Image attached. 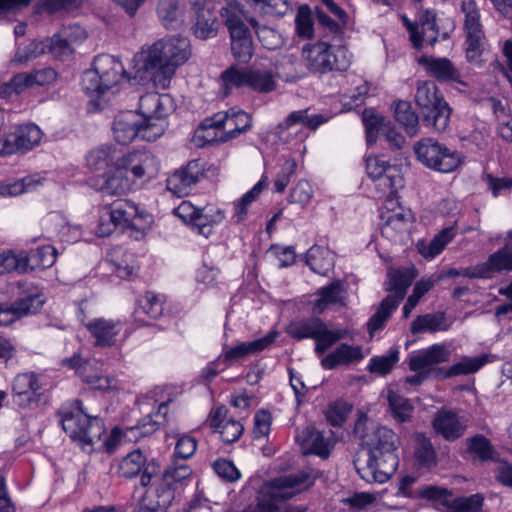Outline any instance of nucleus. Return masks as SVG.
<instances>
[{
  "label": "nucleus",
  "mask_w": 512,
  "mask_h": 512,
  "mask_svg": "<svg viewBox=\"0 0 512 512\" xmlns=\"http://www.w3.org/2000/svg\"><path fill=\"white\" fill-rule=\"evenodd\" d=\"M277 87L275 75L272 70L252 67L248 69V88L267 94L273 92Z\"/></svg>",
  "instance_id": "nucleus-42"
},
{
  "label": "nucleus",
  "mask_w": 512,
  "mask_h": 512,
  "mask_svg": "<svg viewBox=\"0 0 512 512\" xmlns=\"http://www.w3.org/2000/svg\"><path fill=\"white\" fill-rule=\"evenodd\" d=\"M45 303L41 289L32 282H17V299L12 303L21 317L37 313Z\"/></svg>",
  "instance_id": "nucleus-22"
},
{
  "label": "nucleus",
  "mask_w": 512,
  "mask_h": 512,
  "mask_svg": "<svg viewBox=\"0 0 512 512\" xmlns=\"http://www.w3.org/2000/svg\"><path fill=\"white\" fill-rule=\"evenodd\" d=\"M398 306L397 300H394L392 297H385L381 301L377 311L370 317L366 324L367 331L371 337H373L377 331L385 327L386 322Z\"/></svg>",
  "instance_id": "nucleus-43"
},
{
  "label": "nucleus",
  "mask_w": 512,
  "mask_h": 512,
  "mask_svg": "<svg viewBox=\"0 0 512 512\" xmlns=\"http://www.w3.org/2000/svg\"><path fill=\"white\" fill-rule=\"evenodd\" d=\"M204 176V163L200 159L191 160L167 178V189L178 197L186 196Z\"/></svg>",
  "instance_id": "nucleus-19"
},
{
  "label": "nucleus",
  "mask_w": 512,
  "mask_h": 512,
  "mask_svg": "<svg viewBox=\"0 0 512 512\" xmlns=\"http://www.w3.org/2000/svg\"><path fill=\"white\" fill-rule=\"evenodd\" d=\"M130 79V75L117 58L109 54H100L94 58L92 68L83 72L81 85L88 96L104 98L108 93L115 94L118 86Z\"/></svg>",
  "instance_id": "nucleus-6"
},
{
  "label": "nucleus",
  "mask_w": 512,
  "mask_h": 512,
  "mask_svg": "<svg viewBox=\"0 0 512 512\" xmlns=\"http://www.w3.org/2000/svg\"><path fill=\"white\" fill-rule=\"evenodd\" d=\"M266 178L258 181L252 189L246 192L239 200L234 202V214L232 219L235 223H240L246 219L249 205L256 200L263 190Z\"/></svg>",
  "instance_id": "nucleus-53"
},
{
  "label": "nucleus",
  "mask_w": 512,
  "mask_h": 512,
  "mask_svg": "<svg viewBox=\"0 0 512 512\" xmlns=\"http://www.w3.org/2000/svg\"><path fill=\"white\" fill-rule=\"evenodd\" d=\"M305 262L313 272L319 275H327L334 263L331 252L327 248L317 245L307 251Z\"/></svg>",
  "instance_id": "nucleus-40"
},
{
  "label": "nucleus",
  "mask_w": 512,
  "mask_h": 512,
  "mask_svg": "<svg viewBox=\"0 0 512 512\" xmlns=\"http://www.w3.org/2000/svg\"><path fill=\"white\" fill-rule=\"evenodd\" d=\"M175 109L173 98L169 94L150 92L139 99V113L143 123H166L165 118Z\"/></svg>",
  "instance_id": "nucleus-20"
},
{
  "label": "nucleus",
  "mask_w": 512,
  "mask_h": 512,
  "mask_svg": "<svg viewBox=\"0 0 512 512\" xmlns=\"http://www.w3.org/2000/svg\"><path fill=\"white\" fill-rule=\"evenodd\" d=\"M251 122V116L243 110L220 111L205 118L200 123L196 134L205 143L225 142L248 131L251 128Z\"/></svg>",
  "instance_id": "nucleus-8"
},
{
  "label": "nucleus",
  "mask_w": 512,
  "mask_h": 512,
  "mask_svg": "<svg viewBox=\"0 0 512 512\" xmlns=\"http://www.w3.org/2000/svg\"><path fill=\"white\" fill-rule=\"evenodd\" d=\"M111 270L121 279H131L137 274L138 265L134 255L121 247L113 248L106 258Z\"/></svg>",
  "instance_id": "nucleus-30"
},
{
  "label": "nucleus",
  "mask_w": 512,
  "mask_h": 512,
  "mask_svg": "<svg viewBox=\"0 0 512 512\" xmlns=\"http://www.w3.org/2000/svg\"><path fill=\"white\" fill-rule=\"evenodd\" d=\"M278 335L277 331H271L259 339L239 343L225 352L223 360L228 364V362L242 359L250 354L259 353L274 343Z\"/></svg>",
  "instance_id": "nucleus-29"
},
{
  "label": "nucleus",
  "mask_w": 512,
  "mask_h": 512,
  "mask_svg": "<svg viewBox=\"0 0 512 512\" xmlns=\"http://www.w3.org/2000/svg\"><path fill=\"white\" fill-rule=\"evenodd\" d=\"M317 478L318 472L303 470L265 483L258 491L256 505L243 512H306V507L289 505L287 501L313 485Z\"/></svg>",
  "instance_id": "nucleus-3"
},
{
  "label": "nucleus",
  "mask_w": 512,
  "mask_h": 512,
  "mask_svg": "<svg viewBox=\"0 0 512 512\" xmlns=\"http://www.w3.org/2000/svg\"><path fill=\"white\" fill-rule=\"evenodd\" d=\"M451 351L445 344H433L426 349L411 353L408 357V366L411 371L425 372L434 375L437 379H448L461 375H469L479 371L489 360L488 354L475 357L463 356L448 369L435 368V366L448 362Z\"/></svg>",
  "instance_id": "nucleus-4"
},
{
  "label": "nucleus",
  "mask_w": 512,
  "mask_h": 512,
  "mask_svg": "<svg viewBox=\"0 0 512 512\" xmlns=\"http://www.w3.org/2000/svg\"><path fill=\"white\" fill-rule=\"evenodd\" d=\"M394 118L408 135L417 134L419 119L410 102L398 101L394 106Z\"/></svg>",
  "instance_id": "nucleus-45"
},
{
  "label": "nucleus",
  "mask_w": 512,
  "mask_h": 512,
  "mask_svg": "<svg viewBox=\"0 0 512 512\" xmlns=\"http://www.w3.org/2000/svg\"><path fill=\"white\" fill-rule=\"evenodd\" d=\"M415 101L422 111L437 104L446 103L444 97L439 93L436 84L432 81L418 83L415 93Z\"/></svg>",
  "instance_id": "nucleus-44"
},
{
  "label": "nucleus",
  "mask_w": 512,
  "mask_h": 512,
  "mask_svg": "<svg viewBox=\"0 0 512 512\" xmlns=\"http://www.w3.org/2000/svg\"><path fill=\"white\" fill-rule=\"evenodd\" d=\"M363 124L366 131V140L368 144L376 142L377 137L382 133V128L386 127L389 121L371 110H365L363 113Z\"/></svg>",
  "instance_id": "nucleus-56"
},
{
  "label": "nucleus",
  "mask_w": 512,
  "mask_h": 512,
  "mask_svg": "<svg viewBox=\"0 0 512 512\" xmlns=\"http://www.w3.org/2000/svg\"><path fill=\"white\" fill-rule=\"evenodd\" d=\"M192 474V469L174 460L164 472L153 479L152 486L142 496L139 512L166 511L175 500L177 484Z\"/></svg>",
  "instance_id": "nucleus-7"
},
{
  "label": "nucleus",
  "mask_w": 512,
  "mask_h": 512,
  "mask_svg": "<svg viewBox=\"0 0 512 512\" xmlns=\"http://www.w3.org/2000/svg\"><path fill=\"white\" fill-rule=\"evenodd\" d=\"M16 270L20 273L28 272V264L25 252L14 254L11 251L0 253V273Z\"/></svg>",
  "instance_id": "nucleus-60"
},
{
  "label": "nucleus",
  "mask_w": 512,
  "mask_h": 512,
  "mask_svg": "<svg viewBox=\"0 0 512 512\" xmlns=\"http://www.w3.org/2000/svg\"><path fill=\"white\" fill-rule=\"evenodd\" d=\"M461 11L465 16L464 28L466 34L483 32L480 12L474 0H462Z\"/></svg>",
  "instance_id": "nucleus-55"
},
{
  "label": "nucleus",
  "mask_w": 512,
  "mask_h": 512,
  "mask_svg": "<svg viewBox=\"0 0 512 512\" xmlns=\"http://www.w3.org/2000/svg\"><path fill=\"white\" fill-rule=\"evenodd\" d=\"M418 161L429 169L451 173L458 169L464 161L461 152L447 147L433 138H424L414 145Z\"/></svg>",
  "instance_id": "nucleus-13"
},
{
  "label": "nucleus",
  "mask_w": 512,
  "mask_h": 512,
  "mask_svg": "<svg viewBox=\"0 0 512 512\" xmlns=\"http://www.w3.org/2000/svg\"><path fill=\"white\" fill-rule=\"evenodd\" d=\"M224 218V210L220 208H200L190 227L197 234L208 238L213 233L214 226L220 224Z\"/></svg>",
  "instance_id": "nucleus-32"
},
{
  "label": "nucleus",
  "mask_w": 512,
  "mask_h": 512,
  "mask_svg": "<svg viewBox=\"0 0 512 512\" xmlns=\"http://www.w3.org/2000/svg\"><path fill=\"white\" fill-rule=\"evenodd\" d=\"M354 433L361 440L362 446L368 449L365 466L360 465V458L354 460L360 477L367 482L388 481L399 465L398 435L385 426L369 424L366 416H361L356 421Z\"/></svg>",
  "instance_id": "nucleus-1"
},
{
  "label": "nucleus",
  "mask_w": 512,
  "mask_h": 512,
  "mask_svg": "<svg viewBox=\"0 0 512 512\" xmlns=\"http://www.w3.org/2000/svg\"><path fill=\"white\" fill-rule=\"evenodd\" d=\"M414 273L410 269H396L388 273V281L385 282L386 291L393 292L386 297L397 300V305L403 300L407 289L414 280Z\"/></svg>",
  "instance_id": "nucleus-35"
},
{
  "label": "nucleus",
  "mask_w": 512,
  "mask_h": 512,
  "mask_svg": "<svg viewBox=\"0 0 512 512\" xmlns=\"http://www.w3.org/2000/svg\"><path fill=\"white\" fill-rule=\"evenodd\" d=\"M431 424L435 434L448 442L462 438L467 430V419L457 409L446 407L434 414Z\"/></svg>",
  "instance_id": "nucleus-18"
},
{
  "label": "nucleus",
  "mask_w": 512,
  "mask_h": 512,
  "mask_svg": "<svg viewBox=\"0 0 512 512\" xmlns=\"http://www.w3.org/2000/svg\"><path fill=\"white\" fill-rule=\"evenodd\" d=\"M307 69L312 73L346 71L351 64V54L345 46H333L326 42L307 44L302 50Z\"/></svg>",
  "instance_id": "nucleus-10"
},
{
  "label": "nucleus",
  "mask_w": 512,
  "mask_h": 512,
  "mask_svg": "<svg viewBox=\"0 0 512 512\" xmlns=\"http://www.w3.org/2000/svg\"><path fill=\"white\" fill-rule=\"evenodd\" d=\"M399 360V351L391 349L387 355L371 358L368 370L372 373L387 374Z\"/></svg>",
  "instance_id": "nucleus-62"
},
{
  "label": "nucleus",
  "mask_w": 512,
  "mask_h": 512,
  "mask_svg": "<svg viewBox=\"0 0 512 512\" xmlns=\"http://www.w3.org/2000/svg\"><path fill=\"white\" fill-rule=\"evenodd\" d=\"M287 334L295 340L313 339L314 351L318 356L325 354L330 347L346 338L348 330L329 329L327 324L319 317L312 316L293 320L286 328Z\"/></svg>",
  "instance_id": "nucleus-9"
},
{
  "label": "nucleus",
  "mask_w": 512,
  "mask_h": 512,
  "mask_svg": "<svg viewBox=\"0 0 512 512\" xmlns=\"http://www.w3.org/2000/svg\"><path fill=\"white\" fill-rule=\"evenodd\" d=\"M189 47L188 39L180 36L155 42L147 51L135 55L133 78L144 80L150 77L157 87L167 88L176 68L188 60Z\"/></svg>",
  "instance_id": "nucleus-2"
},
{
  "label": "nucleus",
  "mask_w": 512,
  "mask_h": 512,
  "mask_svg": "<svg viewBox=\"0 0 512 512\" xmlns=\"http://www.w3.org/2000/svg\"><path fill=\"white\" fill-rule=\"evenodd\" d=\"M220 15L230 33L231 51L236 60L248 63L253 55V41L248 27L247 13L236 2L222 7Z\"/></svg>",
  "instance_id": "nucleus-11"
},
{
  "label": "nucleus",
  "mask_w": 512,
  "mask_h": 512,
  "mask_svg": "<svg viewBox=\"0 0 512 512\" xmlns=\"http://www.w3.org/2000/svg\"><path fill=\"white\" fill-rule=\"evenodd\" d=\"M296 439L305 449V454H315L322 459L328 458L333 448L331 439L313 427L303 429L297 434Z\"/></svg>",
  "instance_id": "nucleus-27"
},
{
  "label": "nucleus",
  "mask_w": 512,
  "mask_h": 512,
  "mask_svg": "<svg viewBox=\"0 0 512 512\" xmlns=\"http://www.w3.org/2000/svg\"><path fill=\"white\" fill-rule=\"evenodd\" d=\"M158 16L165 27L176 23L181 14L178 0H159L157 7Z\"/></svg>",
  "instance_id": "nucleus-61"
},
{
  "label": "nucleus",
  "mask_w": 512,
  "mask_h": 512,
  "mask_svg": "<svg viewBox=\"0 0 512 512\" xmlns=\"http://www.w3.org/2000/svg\"><path fill=\"white\" fill-rule=\"evenodd\" d=\"M133 183L130 175L125 176L114 169L112 174L97 179L93 186L104 195L120 196L129 191Z\"/></svg>",
  "instance_id": "nucleus-36"
},
{
  "label": "nucleus",
  "mask_w": 512,
  "mask_h": 512,
  "mask_svg": "<svg viewBox=\"0 0 512 512\" xmlns=\"http://www.w3.org/2000/svg\"><path fill=\"white\" fill-rule=\"evenodd\" d=\"M56 255V249L50 245L38 247L35 250H31L29 253L25 252L28 271L36 268L45 269L51 267L56 261Z\"/></svg>",
  "instance_id": "nucleus-48"
},
{
  "label": "nucleus",
  "mask_w": 512,
  "mask_h": 512,
  "mask_svg": "<svg viewBox=\"0 0 512 512\" xmlns=\"http://www.w3.org/2000/svg\"><path fill=\"white\" fill-rule=\"evenodd\" d=\"M453 228H445L436 235L427 246L419 248L420 253L426 258H434L439 255L445 246L453 239Z\"/></svg>",
  "instance_id": "nucleus-59"
},
{
  "label": "nucleus",
  "mask_w": 512,
  "mask_h": 512,
  "mask_svg": "<svg viewBox=\"0 0 512 512\" xmlns=\"http://www.w3.org/2000/svg\"><path fill=\"white\" fill-rule=\"evenodd\" d=\"M418 24L420 49L423 48L424 43L433 46L440 35L442 36V39H446L449 36L448 32H440L436 13L433 10H422L418 15Z\"/></svg>",
  "instance_id": "nucleus-31"
},
{
  "label": "nucleus",
  "mask_w": 512,
  "mask_h": 512,
  "mask_svg": "<svg viewBox=\"0 0 512 512\" xmlns=\"http://www.w3.org/2000/svg\"><path fill=\"white\" fill-rule=\"evenodd\" d=\"M363 357L361 346L342 343L321 359V366L326 370H333L338 366L359 362Z\"/></svg>",
  "instance_id": "nucleus-28"
},
{
  "label": "nucleus",
  "mask_w": 512,
  "mask_h": 512,
  "mask_svg": "<svg viewBox=\"0 0 512 512\" xmlns=\"http://www.w3.org/2000/svg\"><path fill=\"white\" fill-rule=\"evenodd\" d=\"M192 9L195 14L194 34L200 39L213 38L217 35V14L210 3L204 0L194 1Z\"/></svg>",
  "instance_id": "nucleus-24"
},
{
  "label": "nucleus",
  "mask_w": 512,
  "mask_h": 512,
  "mask_svg": "<svg viewBox=\"0 0 512 512\" xmlns=\"http://www.w3.org/2000/svg\"><path fill=\"white\" fill-rule=\"evenodd\" d=\"M42 184V178L38 175H29L22 179L3 183L0 185L1 196H17L22 193L34 190L38 185Z\"/></svg>",
  "instance_id": "nucleus-52"
},
{
  "label": "nucleus",
  "mask_w": 512,
  "mask_h": 512,
  "mask_svg": "<svg viewBox=\"0 0 512 512\" xmlns=\"http://www.w3.org/2000/svg\"><path fill=\"white\" fill-rule=\"evenodd\" d=\"M341 290V284L338 282H332L319 289L317 292L319 298L313 303V313L321 314L329 305L338 303Z\"/></svg>",
  "instance_id": "nucleus-54"
},
{
  "label": "nucleus",
  "mask_w": 512,
  "mask_h": 512,
  "mask_svg": "<svg viewBox=\"0 0 512 512\" xmlns=\"http://www.w3.org/2000/svg\"><path fill=\"white\" fill-rule=\"evenodd\" d=\"M422 498L432 501V505L435 509L442 512H451L454 498L452 491L437 487L427 486L420 491Z\"/></svg>",
  "instance_id": "nucleus-46"
},
{
  "label": "nucleus",
  "mask_w": 512,
  "mask_h": 512,
  "mask_svg": "<svg viewBox=\"0 0 512 512\" xmlns=\"http://www.w3.org/2000/svg\"><path fill=\"white\" fill-rule=\"evenodd\" d=\"M467 450L482 461L491 460L494 456V448L489 439L483 435H475L466 440Z\"/></svg>",
  "instance_id": "nucleus-58"
},
{
  "label": "nucleus",
  "mask_w": 512,
  "mask_h": 512,
  "mask_svg": "<svg viewBox=\"0 0 512 512\" xmlns=\"http://www.w3.org/2000/svg\"><path fill=\"white\" fill-rule=\"evenodd\" d=\"M84 325L95 339V345L99 347L113 346L117 341V336L123 330L121 321L105 318H96Z\"/></svg>",
  "instance_id": "nucleus-25"
},
{
  "label": "nucleus",
  "mask_w": 512,
  "mask_h": 512,
  "mask_svg": "<svg viewBox=\"0 0 512 512\" xmlns=\"http://www.w3.org/2000/svg\"><path fill=\"white\" fill-rule=\"evenodd\" d=\"M120 154L118 147L114 145H103L91 150L87 157V165L94 171H102L108 167H113L116 160H119Z\"/></svg>",
  "instance_id": "nucleus-38"
},
{
  "label": "nucleus",
  "mask_w": 512,
  "mask_h": 512,
  "mask_svg": "<svg viewBox=\"0 0 512 512\" xmlns=\"http://www.w3.org/2000/svg\"><path fill=\"white\" fill-rule=\"evenodd\" d=\"M508 242L499 249L492 253L488 259L483 262L484 267L487 269L488 278H492L495 273L503 271H512V231L507 233Z\"/></svg>",
  "instance_id": "nucleus-34"
},
{
  "label": "nucleus",
  "mask_w": 512,
  "mask_h": 512,
  "mask_svg": "<svg viewBox=\"0 0 512 512\" xmlns=\"http://www.w3.org/2000/svg\"><path fill=\"white\" fill-rule=\"evenodd\" d=\"M418 63L439 82H460V72L448 58L422 55L418 59Z\"/></svg>",
  "instance_id": "nucleus-26"
},
{
  "label": "nucleus",
  "mask_w": 512,
  "mask_h": 512,
  "mask_svg": "<svg viewBox=\"0 0 512 512\" xmlns=\"http://www.w3.org/2000/svg\"><path fill=\"white\" fill-rule=\"evenodd\" d=\"M143 218L135 203L120 198L104 205L95 233L98 237H107L117 227L138 229Z\"/></svg>",
  "instance_id": "nucleus-12"
},
{
  "label": "nucleus",
  "mask_w": 512,
  "mask_h": 512,
  "mask_svg": "<svg viewBox=\"0 0 512 512\" xmlns=\"http://www.w3.org/2000/svg\"><path fill=\"white\" fill-rule=\"evenodd\" d=\"M414 457L419 466L432 468L437 465V453L431 442L423 433L414 435Z\"/></svg>",
  "instance_id": "nucleus-39"
},
{
  "label": "nucleus",
  "mask_w": 512,
  "mask_h": 512,
  "mask_svg": "<svg viewBox=\"0 0 512 512\" xmlns=\"http://www.w3.org/2000/svg\"><path fill=\"white\" fill-rule=\"evenodd\" d=\"M47 52V44L42 41H31L24 47H18L15 53L14 61L17 63H27L38 56Z\"/></svg>",
  "instance_id": "nucleus-63"
},
{
  "label": "nucleus",
  "mask_w": 512,
  "mask_h": 512,
  "mask_svg": "<svg viewBox=\"0 0 512 512\" xmlns=\"http://www.w3.org/2000/svg\"><path fill=\"white\" fill-rule=\"evenodd\" d=\"M57 417L64 432L87 453L94 451L106 431L102 419L88 415L81 400L60 408Z\"/></svg>",
  "instance_id": "nucleus-5"
},
{
  "label": "nucleus",
  "mask_w": 512,
  "mask_h": 512,
  "mask_svg": "<svg viewBox=\"0 0 512 512\" xmlns=\"http://www.w3.org/2000/svg\"><path fill=\"white\" fill-rule=\"evenodd\" d=\"M41 138L42 131L37 125L33 123L18 125L12 132L0 138V156L30 151L39 145Z\"/></svg>",
  "instance_id": "nucleus-17"
},
{
  "label": "nucleus",
  "mask_w": 512,
  "mask_h": 512,
  "mask_svg": "<svg viewBox=\"0 0 512 512\" xmlns=\"http://www.w3.org/2000/svg\"><path fill=\"white\" fill-rule=\"evenodd\" d=\"M12 390L15 396H26L28 400L31 395H36L41 390L38 377L34 372L20 373L13 381Z\"/></svg>",
  "instance_id": "nucleus-51"
},
{
  "label": "nucleus",
  "mask_w": 512,
  "mask_h": 512,
  "mask_svg": "<svg viewBox=\"0 0 512 512\" xmlns=\"http://www.w3.org/2000/svg\"><path fill=\"white\" fill-rule=\"evenodd\" d=\"M247 22H249V24L254 29L263 47L269 50H274L277 47H279L281 43V38L280 35L274 29L265 25H260L255 18L249 17L248 15Z\"/></svg>",
  "instance_id": "nucleus-57"
},
{
  "label": "nucleus",
  "mask_w": 512,
  "mask_h": 512,
  "mask_svg": "<svg viewBox=\"0 0 512 512\" xmlns=\"http://www.w3.org/2000/svg\"><path fill=\"white\" fill-rule=\"evenodd\" d=\"M119 160L115 161L114 169L121 174L130 175L131 181L135 182L146 174L152 175L158 170L155 157L145 150L129 151L118 147Z\"/></svg>",
  "instance_id": "nucleus-15"
},
{
  "label": "nucleus",
  "mask_w": 512,
  "mask_h": 512,
  "mask_svg": "<svg viewBox=\"0 0 512 512\" xmlns=\"http://www.w3.org/2000/svg\"><path fill=\"white\" fill-rule=\"evenodd\" d=\"M382 219L384 220L381 229L382 235L395 239L397 236L409 231L412 216L409 212L400 211L388 213L386 216L382 215Z\"/></svg>",
  "instance_id": "nucleus-41"
},
{
  "label": "nucleus",
  "mask_w": 512,
  "mask_h": 512,
  "mask_svg": "<svg viewBox=\"0 0 512 512\" xmlns=\"http://www.w3.org/2000/svg\"><path fill=\"white\" fill-rule=\"evenodd\" d=\"M164 308L160 298L152 292H147L138 299L134 310V318L142 325H148L149 320L157 319L163 314Z\"/></svg>",
  "instance_id": "nucleus-33"
},
{
  "label": "nucleus",
  "mask_w": 512,
  "mask_h": 512,
  "mask_svg": "<svg viewBox=\"0 0 512 512\" xmlns=\"http://www.w3.org/2000/svg\"><path fill=\"white\" fill-rule=\"evenodd\" d=\"M366 171L372 180H378L379 186L384 192L394 194L398 186L402 185V178L396 175L397 169L380 156L368 157L366 160Z\"/></svg>",
  "instance_id": "nucleus-21"
},
{
  "label": "nucleus",
  "mask_w": 512,
  "mask_h": 512,
  "mask_svg": "<svg viewBox=\"0 0 512 512\" xmlns=\"http://www.w3.org/2000/svg\"><path fill=\"white\" fill-rule=\"evenodd\" d=\"M165 129V123H140L132 112L118 115L113 123L114 138L121 145H126L135 138L155 141Z\"/></svg>",
  "instance_id": "nucleus-14"
},
{
  "label": "nucleus",
  "mask_w": 512,
  "mask_h": 512,
  "mask_svg": "<svg viewBox=\"0 0 512 512\" xmlns=\"http://www.w3.org/2000/svg\"><path fill=\"white\" fill-rule=\"evenodd\" d=\"M483 497L473 494L467 497L454 498L451 512H482Z\"/></svg>",
  "instance_id": "nucleus-64"
},
{
  "label": "nucleus",
  "mask_w": 512,
  "mask_h": 512,
  "mask_svg": "<svg viewBox=\"0 0 512 512\" xmlns=\"http://www.w3.org/2000/svg\"><path fill=\"white\" fill-rule=\"evenodd\" d=\"M220 78L225 95H229L234 89L248 88V69H242L237 65H231L224 70Z\"/></svg>",
  "instance_id": "nucleus-49"
},
{
  "label": "nucleus",
  "mask_w": 512,
  "mask_h": 512,
  "mask_svg": "<svg viewBox=\"0 0 512 512\" xmlns=\"http://www.w3.org/2000/svg\"><path fill=\"white\" fill-rule=\"evenodd\" d=\"M160 473V465L155 459L147 460L141 450L136 449L122 458L118 465V474L125 479L140 475L142 487L152 486L153 479Z\"/></svg>",
  "instance_id": "nucleus-16"
},
{
  "label": "nucleus",
  "mask_w": 512,
  "mask_h": 512,
  "mask_svg": "<svg viewBox=\"0 0 512 512\" xmlns=\"http://www.w3.org/2000/svg\"><path fill=\"white\" fill-rule=\"evenodd\" d=\"M447 329L444 313L437 312L418 316L411 324L413 334L423 332H437Z\"/></svg>",
  "instance_id": "nucleus-50"
},
{
  "label": "nucleus",
  "mask_w": 512,
  "mask_h": 512,
  "mask_svg": "<svg viewBox=\"0 0 512 512\" xmlns=\"http://www.w3.org/2000/svg\"><path fill=\"white\" fill-rule=\"evenodd\" d=\"M329 117L323 114H308V109L291 112L287 118L279 123L277 129L279 137L288 140V135L299 132L298 126L302 125L310 130H316L320 125L326 123Z\"/></svg>",
  "instance_id": "nucleus-23"
},
{
  "label": "nucleus",
  "mask_w": 512,
  "mask_h": 512,
  "mask_svg": "<svg viewBox=\"0 0 512 512\" xmlns=\"http://www.w3.org/2000/svg\"><path fill=\"white\" fill-rule=\"evenodd\" d=\"M387 400L391 415L398 423H405L411 420L414 406L409 399L389 390Z\"/></svg>",
  "instance_id": "nucleus-47"
},
{
  "label": "nucleus",
  "mask_w": 512,
  "mask_h": 512,
  "mask_svg": "<svg viewBox=\"0 0 512 512\" xmlns=\"http://www.w3.org/2000/svg\"><path fill=\"white\" fill-rule=\"evenodd\" d=\"M451 112L447 102L437 104L422 111L423 124L433 132L442 133L449 127Z\"/></svg>",
  "instance_id": "nucleus-37"
}]
</instances>
